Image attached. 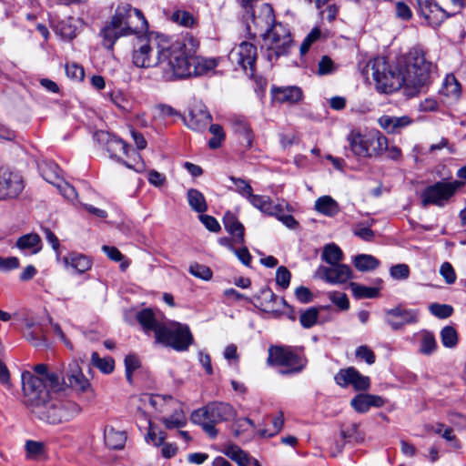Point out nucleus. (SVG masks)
<instances>
[{"label": "nucleus", "mask_w": 466, "mask_h": 466, "mask_svg": "<svg viewBox=\"0 0 466 466\" xmlns=\"http://www.w3.org/2000/svg\"><path fill=\"white\" fill-rule=\"evenodd\" d=\"M359 64L362 73L372 76L377 89L385 94L398 91L403 86L410 96L420 87L429 85L436 74V66L431 60H363Z\"/></svg>", "instance_id": "f257e3e1"}, {"label": "nucleus", "mask_w": 466, "mask_h": 466, "mask_svg": "<svg viewBox=\"0 0 466 466\" xmlns=\"http://www.w3.org/2000/svg\"><path fill=\"white\" fill-rule=\"evenodd\" d=\"M147 27V21L139 9L133 8L129 4L118 5L110 23L101 31L103 45L110 49L120 36L137 34Z\"/></svg>", "instance_id": "f03ea898"}, {"label": "nucleus", "mask_w": 466, "mask_h": 466, "mask_svg": "<svg viewBox=\"0 0 466 466\" xmlns=\"http://www.w3.org/2000/svg\"><path fill=\"white\" fill-rule=\"evenodd\" d=\"M135 60L137 67H155L166 81H172L191 76H199L212 71L217 66L216 60Z\"/></svg>", "instance_id": "7ed1b4c3"}, {"label": "nucleus", "mask_w": 466, "mask_h": 466, "mask_svg": "<svg viewBox=\"0 0 466 466\" xmlns=\"http://www.w3.org/2000/svg\"><path fill=\"white\" fill-rule=\"evenodd\" d=\"M95 137L99 143L105 144L110 157L116 159L127 168L133 169L137 173H142L146 170V165L140 154L131 148L121 138L103 130L96 132Z\"/></svg>", "instance_id": "20e7f679"}, {"label": "nucleus", "mask_w": 466, "mask_h": 466, "mask_svg": "<svg viewBox=\"0 0 466 466\" xmlns=\"http://www.w3.org/2000/svg\"><path fill=\"white\" fill-rule=\"evenodd\" d=\"M348 142L355 156L365 158L379 157L388 148L387 137L378 130L366 134L351 131Z\"/></svg>", "instance_id": "39448f33"}, {"label": "nucleus", "mask_w": 466, "mask_h": 466, "mask_svg": "<svg viewBox=\"0 0 466 466\" xmlns=\"http://www.w3.org/2000/svg\"><path fill=\"white\" fill-rule=\"evenodd\" d=\"M79 411L80 407L74 401L47 399L34 410V414L48 423L58 424L72 420Z\"/></svg>", "instance_id": "423d86ee"}, {"label": "nucleus", "mask_w": 466, "mask_h": 466, "mask_svg": "<svg viewBox=\"0 0 466 466\" xmlns=\"http://www.w3.org/2000/svg\"><path fill=\"white\" fill-rule=\"evenodd\" d=\"M465 185L462 180H441L428 186L421 193V205L442 208L451 202L457 192Z\"/></svg>", "instance_id": "0eeeda50"}, {"label": "nucleus", "mask_w": 466, "mask_h": 466, "mask_svg": "<svg viewBox=\"0 0 466 466\" xmlns=\"http://www.w3.org/2000/svg\"><path fill=\"white\" fill-rule=\"evenodd\" d=\"M231 410L229 404L213 402L193 411L190 420L193 423L201 425L210 436H215L217 431L214 425L227 420L231 414Z\"/></svg>", "instance_id": "6e6552de"}, {"label": "nucleus", "mask_w": 466, "mask_h": 466, "mask_svg": "<svg viewBox=\"0 0 466 466\" xmlns=\"http://www.w3.org/2000/svg\"><path fill=\"white\" fill-rule=\"evenodd\" d=\"M199 42L192 35H186L169 46L167 36H157L158 56L163 58L174 56L175 58H196Z\"/></svg>", "instance_id": "1a4fd4ad"}, {"label": "nucleus", "mask_w": 466, "mask_h": 466, "mask_svg": "<svg viewBox=\"0 0 466 466\" xmlns=\"http://www.w3.org/2000/svg\"><path fill=\"white\" fill-rule=\"evenodd\" d=\"M268 361L270 364L287 368L280 371L282 374L299 372L305 366L302 355L297 350L288 346L270 347Z\"/></svg>", "instance_id": "9d476101"}, {"label": "nucleus", "mask_w": 466, "mask_h": 466, "mask_svg": "<svg viewBox=\"0 0 466 466\" xmlns=\"http://www.w3.org/2000/svg\"><path fill=\"white\" fill-rule=\"evenodd\" d=\"M163 332L157 342L169 346L177 350H186L192 343V334L187 326L178 322H166Z\"/></svg>", "instance_id": "9b49d317"}, {"label": "nucleus", "mask_w": 466, "mask_h": 466, "mask_svg": "<svg viewBox=\"0 0 466 466\" xmlns=\"http://www.w3.org/2000/svg\"><path fill=\"white\" fill-rule=\"evenodd\" d=\"M263 37L267 48L270 52L268 58L288 55L292 40L289 29L284 25L275 23Z\"/></svg>", "instance_id": "f8f14e48"}, {"label": "nucleus", "mask_w": 466, "mask_h": 466, "mask_svg": "<svg viewBox=\"0 0 466 466\" xmlns=\"http://www.w3.org/2000/svg\"><path fill=\"white\" fill-rule=\"evenodd\" d=\"M243 23L246 25L248 34L251 37L256 35H264L275 24V15L273 8L268 4H263L259 6L258 15L253 11L243 15Z\"/></svg>", "instance_id": "ddd939ff"}, {"label": "nucleus", "mask_w": 466, "mask_h": 466, "mask_svg": "<svg viewBox=\"0 0 466 466\" xmlns=\"http://www.w3.org/2000/svg\"><path fill=\"white\" fill-rule=\"evenodd\" d=\"M22 386L26 398L25 401L34 413V410L42 405L49 397L44 379L29 371H25L22 373Z\"/></svg>", "instance_id": "4468645a"}, {"label": "nucleus", "mask_w": 466, "mask_h": 466, "mask_svg": "<svg viewBox=\"0 0 466 466\" xmlns=\"http://www.w3.org/2000/svg\"><path fill=\"white\" fill-rule=\"evenodd\" d=\"M25 186L20 174L6 168L0 169V199L17 198Z\"/></svg>", "instance_id": "2eb2a0df"}, {"label": "nucleus", "mask_w": 466, "mask_h": 466, "mask_svg": "<svg viewBox=\"0 0 466 466\" xmlns=\"http://www.w3.org/2000/svg\"><path fill=\"white\" fill-rule=\"evenodd\" d=\"M212 121V116L208 107L201 102L194 103L184 117L185 125L195 132H203Z\"/></svg>", "instance_id": "dca6fc26"}, {"label": "nucleus", "mask_w": 466, "mask_h": 466, "mask_svg": "<svg viewBox=\"0 0 466 466\" xmlns=\"http://www.w3.org/2000/svg\"><path fill=\"white\" fill-rule=\"evenodd\" d=\"M335 381L343 388L351 385L356 390H366L370 386V378L360 374L353 367L340 370L335 375Z\"/></svg>", "instance_id": "f3484780"}, {"label": "nucleus", "mask_w": 466, "mask_h": 466, "mask_svg": "<svg viewBox=\"0 0 466 466\" xmlns=\"http://www.w3.org/2000/svg\"><path fill=\"white\" fill-rule=\"evenodd\" d=\"M64 382L77 392L85 393L92 391L89 380L84 375L77 360H72L66 371L63 378Z\"/></svg>", "instance_id": "a211bd4d"}, {"label": "nucleus", "mask_w": 466, "mask_h": 466, "mask_svg": "<svg viewBox=\"0 0 466 466\" xmlns=\"http://www.w3.org/2000/svg\"><path fill=\"white\" fill-rule=\"evenodd\" d=\"M418 320L419 313L416 309L396 307L386 310V321L394 330L400 329L408 324L417 323Z\"/></svg>", "instance_id": "6ab92c4d"}, {"label": "nucleus", "mask_w": 466, "mask_h": 466, "mask_svg": "<svg viewBox=\"0 0 466 466\" xmlns=\"http://www.w3.org/2000/svg\"><path fill=\"white\" fill-rule=\"evenodd\" d=\"M318 274L331 284H342L352 278L350 267L340 263L332 264L330 267H319Z\"/></svg>", "instance_id": "aec40b11"}, {"label": "nucleus", "mask_w": 466, "mask_h": 466, "mask_svg": "<svg viewBox=\"0 0 466 466\" xmlns=\"http://www.w3.org/2000/svg\"><path fill=\"white\" fill-rule=\"evenodd\" d=\"M416 2L420 15L434 26L440 25L451 15L438 6L434 0H416Z\"/></svg>", "instance_id": "412c9836"}, {"label": "nucleus", "mask_w": 466, "mask_h": 466, "mask_svg": "<svg viewBox=\"0 0 466 466\" xmlns=\"http://www.w3.org/2000/svg\"><path fill=\"white\" fill-rule=\"evenodd\" d=\"M137 319L145 332L153 331L155 333L156 340L161 335L162 328L166 324L151 309H144L137 312Z\"/></svg>", "instance_id": "4be33fe9"}, {"label": "nucleus", "mask_w": 466, "mask_h": 466, "mask_svg": "<svg viewBox=\"0 0 466 466\" xmlns=\"http://www.w3.org/2000/svg\"><path fill=\"white\" fill-rule=\"evenodd\" d=\"M272 99L278 103L297 104L303 98L302 90L295 86L271 88Z\"/></svg>", "instance_id": "5701e85b"}, {"label": "nucleus", "mask_w": 466, "mask_h": 466, "mask_svg": "<svg viewBox=\"0 0 466 466\" xmlns=\"http://www.w3.org/2000/svg\"><path fill=\"white\" fill-rule=\"evenodd\" d=\"M169 411L172 413L162 419V421L167 429L182 428L187 423V419L181 407V403L172 397H168Z\"/></svg>", "instance_id": "b1692460"}, {"label": "nucleus", "mask_w": 466, "mask_h": 466, "mask_svg": "<svg viewBox=\"0 0 466 466\" xmlns=\"http://www.w3.org/2000/svg\"><path fill=\"white\" fill-rule=\"evenodd\" d=\"M384 403L380 396L372 394H358L350 401L352 408L359 413L367 412L370 407L380 408Z\"/></svg>", "instance_id": "393cba45"}, {"label": "nucleus", "mask_w": 466, "mask_h": 466, "mask_svg": "<svg viewBox=\"0 0 466 466\" xmlns=\"http://www.w3.org/2000/svg\"><path fill=\"white\" fill-rule=\"evenodd\" d=\"M15 247L25 255H35L42 249V239L36 233H28L17 238Z\"/></svg>", "instance_id": "a878e982"}, {"label": "nucleus", "mask_w": 466, "mask_h": 466, "mask_svg": "<svg viewBox=\"0 0 466 466\" xmlns=\"http://www.w3.org/2000/svg\"><path fill=\"white\" fill-rule=\"evenodd\" d=\"M249 202L261 212L270 216H279L284 212V206L281 203L274 204L269 197L253 195L248 198Z\"/></svg>", "instance_id": "bb28decb"}, {"label": "nucleus", "mask_w": 466, "mask_h": 466, "mask_svg": "<svg viewBox=\"0 0 466 466\" xmlns=\"http://www.w3.org/2000/svg\"><path fill=\"white\" fill-rule=\"evenodd\" d=\"M411 123L412 119L409 116H382L379 118L380 127L391 134L400 132L402 128L407 127Z\"/></svg>", "instance_id": "cd10ccee"}, {"label": "nucleus", "mask_w": 466, "mask_h": 466, "mask_svg": "<svg viewBox=\"0 0 466 466\" xmlns=\"http://www.w3.org/2000/svg\"><path fill=\"white\" fill-rule=\"evenodd\" d=\"M63 261L66 267L73 268L77 273H85L91 269L92 259L81 253L71 252L64 257Z\"/></svg>", "instance_id": "c85d7f7f"}, {"label": "nucleus", "mask_w": 466, "mask_h": 466, "mask_svg": "<svg viewBox=\"0 0 466 466\" xmlns=\"http://www.w3.org/2000/svg\"><path fill=\"white\" fill-rule=\"evenodd\" d=\"M235 136H238V143L243 148H247L251 146L253 134L249 126L244 119H235Z\"/></svg>", "instance_id": "c756f323"}, {"label": "nucleus", "mask_w": 466, "mask_h": 466, "mask_svg": "<svg viewBox=\"0 0 466 466\" xmlns=\"http://www.w3.org/2000/svg\"><path fill=\"white\" fill-rule=\"evenodd\" d=\"M315 209L327 217H334L339 212V206L330 196H322L315 201Z\"/></svg>", "instance_id": "7c9ffc66"}, {"label": "nucleus", "mask_w": 466, "mask_h": 466, "mask_svg": "<svg viewBox=\"0 0 466 466\" xmlns=\"http://www.w3.org/2000/svg\"><path fill=\"white\" fill-rule=\"evenodd\" d=\"M104 438L106 446L115 450L122 449L127 441V436L124 431H116L112 427H106L105 429Z\"/></svg>", "instance_id": "2f4dec72"}, {"label": "nucleus", "mask_w": 466, "mask_h": 466, "mask_svg": "<svg viewBox=\"0 0 466 466\" xmlns=\"http://www.w3.org/2000/svg\"><path fill=\"white\" fill-rule=\"evenodd\" d=\"M90 364L106 375L111 374L115 370L114 359L110 356L101 358L96 351L91 354Z\"/></svg>", "instance_id": "473e14b6"}, {"label": "nucleus", "mask_w": 466, "mask_h": 466, "mask_svg": "<svg viewBox=\"0 0 466 466\" xmlns=\"http://www.w3.org/2000/svg\"><path fill=\"white\" fill-rule=\"evenodd\" d=\"M442 94L454 101L460 98L461 94V84L452 74L446 76L442 85Z\"/></svg>", "instance_id": "72a5a7b5"}, {"label": "nucleus", "mask_w": 466, "mask_h": 466, "mask_svg": "<svg viewBox=\"0 0 466 466\" xmlns=\"http://www.w3.org/2000/svg\"><path fill=\"white\" fill-rule=\"evenodd\" d=\"M187 196L188 204L194 211H196L198 213H203L208 209V205H207L205 197L198 189H195V188L188 189Z\"/></svg>", "instance_id": "f704fd0d"}, {"label": "nucleus", "mask_w": 466, "mask_h": 466, "mask_svg": "<svg viewBox=\"0 0 466 466\" xmlns=\"http://www.w3.org/2000/svg\"><path fill=\"white\" fill-rule=\"evenodd\" d=\"M353 264L358 270L364 272L377 268L380 261L371 255L360 254L354 258Z\"/></svg>", "instance_id": "c9c22d12"}, {"label": "nucleus", "mask_w": 466, "mask_h": 466, "mask_svg": "<svg viewBox=\"0 0 466 466\" xmlns=\"http://www.w3.org/2000/svg\"><path fill=\"white\" fill-rule=\"evenodd\" d=\"M34 324L32 322L26 323V329L25 332V339L31 343L32 346L35 348H44L47 347V340L44 334V331L41 329L39 332L36 330H33Z\"/></svg>", "instance_id": "e433bc0d"}, {"label": "nucleus", "mask_w": 466, "mask_h": 466, "mask_svg": "<svg viewBox=\"0 0 466 466\" xmlns=\"http://www.w3.org/2000/svg\"><path fill=\"white\" fill-rule=\"evenodd\" d=\"M350 287L357 299L377 298L380 293L377 288L366 287L356 282H350Z\"/></svg>", "instance_id": "4c0bfd02"}, {"label": "nucleus", "mask_w": 466, "mask_h": 466, "mask_svg": "<svg viewBox=\"0 0 466 466\" xmlns=\"http://www.w3.org/2000/svg\"><path fill=\"white\" fill-rule=\"evenodd\" d=\"M437 350V341L432 332L422 330L420 332V352L423 355H431Z\"/></svg>", "instance_id": "58836bf2"}, {"label": "nucleus", "mask_w": 466, "mask_h": 466, "mask_svg": "<svg viewBox=\"0 0 466 466\" xmlns=\"http://www.w3.org/2000/svg\"><path fill=\"white\" fill-rule=\"evenodd\" d=\"M321 258L327 263L338 264L342 260L343 254L341 249L335 244H328L324 247Z\"/></svg>", "instance_id": "ea45409f"}, {"label": "nucleus", "mask_w": 466, "mask_h": 466, "mask_svg": "<svg viewBox=\"0 0 466 466\" xmlns=\"http://www.w3.org/2000/svg\"><path fill=\"white\" fill-rule=\"evenodd\" d=\"M58 171L59 167L54 163L45 164L41 167V172L44 179L54 186H56V183L63 180L60 177Z\"/></svg>", "instance_id": "a19ab883"}, {"label": "nucleus", "mask_w": 466, "mask_h": 466, "mask_svg": "<svg viewBox=\"0 0 466 466\" xmlns=\"http://www.w3.org/2000/svg\"><path fill=\"white\" fill-rule=\"evenodd\" d=\"M441 343L446 348H454L458 343V335L451 326L444 327L441 331Z\"/></svg>", "instance_id": "79ce46f5"}, {"label": "nucleus", "mask_w": 466, "mask_h": 466, "mask_svg": "<svg viewBox=\"0 0 466 466\" xmlns=\"http://www.w3.org/2000/svg\"><path fill=\"white\" fill-rule=\"evenodd\" d=\"M209 132L212 134L213 137L209 139L208 147L212 149L218 148L225 139V133L222 127L218 124L210 125Z\"/></svg>", "instance_id": "37998d69"}, {"label": "nucleus", "mask_w": 466, "mask_h": 466, "mask_svg": "<svg viewBox=\"0 0 466 466\" xmlns=\"http://www.w3.org/2000/svg\"><path fill=\"white\" fill-rule=\"evenodd\" d=\"M319 310L317 308H309L307 310L303 311L299 316V322L301 326L305 329H309L313 327L318 320Z\"/></svg>", "instance_id": "c03bdc74"}, {"label": "nucleus", "mask_w": 466, "mask_h": 466, "mask_svg": "<svg viewBox=\"0 0 466 466\" xmlns=\"http://www.w3.org/2000/svg\"><path fill=\"white\" fill-rule=\"evenodd\" d=\"M65 71L67 77L71 78L72 80L81 81L84 79L85 70L83 66H79L74 61L65 65Z\"/></svg>", "instance_id": "a18cd8bd"}, {"label": "nucleus", "mask_w": 466, "mask_h": 466, "mask_svg": "<svg viewBox=\"0 0 466 466\" xmlns=\"http://www.w3.org/2000/svg\"><path fill=\"white\" fill-rule=\"evenodd\" d=\"M430 312L439 319H446L453 313V308L448 304L431 303L429 306Z\"/></svg>", "instance_id": "49530a36"}, {"label": "nucleus", "mask_w": 466, "mask_h": 466, "mask_svg": "<svg viewBox=\"0 0 466 466\" xmlns=\"http://www.w3.org/2000/svg\"><path fill=\"white\" fill-rule=\"evenodd\" d=\"M168 397L164 395H151L148 396L149 404L163 413H167L169 411Z\"/></svg>", "instance_id": "de8ad7c7"}, {"label": "nucleus", "mask_w": 466, "mask_h": 466, "mask_svg": "<svg viewBox=\"0 0 466 466\" xmlns=\"http://www.w3.org/2000/svg\"><path fill=\"white\" fill-rule=\"evenodd\" d=\"M235 462L238 466H259L258 461L235 446Z\"/></svg>", "instance_id": "09e8293b"}, {"label": "nucleus", "mask_w": 466, "mask_h": 466, "mask_svg": "<svg viewBox=\"0 0 466 466\" xmlns=\"http://www.w3.org/2000/svg\"><path fill=\"white\" fill-rule=\"evenodd\" d=\"M189 272L196 278L201 279L203 280H209L212 278L211 269L205 265L198 263L190 265Z\"/></svg>", "instance_id": "8fccbe9b"}, {"label": "nucleus", "mask_w": 466, "mask_h": 466, "mask_svg": "<svg viewBox=\"0 0 466 466\" xmlns=\"http://www.w3.org/2000/svg\"><path fill=\"white\" fill-rule=\"evenodd\" d=\"M321 32L319 28H313L310 33L305 37L299 46L300 56H305L311 45L320 37Z\"/></svg>", "instance_id": "3c124183"}, {"label": "nucleus", "mask_w": 466, "mask_h": 466, "mask_svg": "<svg viewBox=\"0 0 466 466\" xmlns=\"http://www.w3.org/2000/svg\"><path fill=\"white\" fill-rule=\"evenodd\" d=\"M328 297L339 309L347 310L350 308V301L345 293L331 291L328 293Z\"/></svg>", "instance_id": "603ef678"}, {"label": "nucleus", "mask_w": 466, "mask_h": 466, "mask_svg": "<svg viewBox=\"0 0 466 466\" xmlns=\"http://www.w3.org/2000/svg\"><path fill=\"white\" fill-rule=\"evenodd\" d=\"M139 367L140 361L135 355H127L125 358L126 378L129 383H132L133 372Z\"/></svg>", "instance_id": "864d4df0"}, {"label": "nucleus", "mask_w": 466, "mask_h": 466, "mask_svg": "<svg viewBox=\"0 0 466 466\" xmlns=\"http://www.w3.org/2000/svg\"><path fill=\"white\" fill-rule=\"evenodd\" d=\"M165 438L166 435L164 432H157L152 424L149 423L148 431L145 438L147 443L158 447L164 443Z\"/></svg>", "instance_id": "5fc2aeb1"}, {"label": "nucleus", "mask_w": 466, "mask_h": 466, "mask_svg": "<svg viewBox=\"0 0 466 466\" xmlns=\"http://www.w3.org/2000/svg\"><path fill=\"white\" fill-rule=\"evenodd\" d=\"M56 187L59 190L61 195L67 200L74 202L76 199L77 194L76 192L75 187H72L64 179L61 180L59 183H56Z\"/></svg>", "instance_id": "6e6d98bb"}, {"label": "nucleus", "mask_w": 466, "mask_h": 466, "mask_svg": "<svg viewBox=\"0 0 466 466\" xmlns=\"http://www.w3.org/2000/svg\"><path fill=\"white\" fill-rule=\"evenodd\" d=\"M171 19L180 25L191 26L194 23V17L187 11L177 10L173 13Z\"/></svg>", "instance_id": "4d7b16f0"}, {"label": "nucleus", "mask_w": 466, "mask_h": 466, "mask_svg": "<svg viewBox=\"0 0 466 466\" xmlns=\"http://www.w3.org/2000/svg\"><path fill=\"white\" fill-rule=\"evenodd\" d=\"M239 58H257V47L249 41H244L239 45Z\"/></svg>", "instance_id": "13d9d810"}, {"label": "nucleus", "mask_w": 466, "mask_h": 466, "mask_svg": "<svg viewBox=\"0 0 466 466\" xmlns=\"http://www.w3.org/2000/svg\"><path fill=\"white\" fill-rule=\"evenodd\" d=\"M291 274L289 269L281 266L276 271V283L282 289H287L289 286Z\"/></svg>", "instance_id": "bf43d9fd"}, {"label": "nucleus", "mask_w": 466, "mask_h": 466, "mask_svg": "<svg viewBox=\"0 0 466 466\" xmlns=\"http://www.w3.org/2000/svg\"><path fill=\"white\" fill-rule=\"evenodd\" d=\"M247 61H248V65L249 66V70L251 72L250 76H251V77L254 78L255 83L257 85V91L258 92L259 96H263L266 86H267V80L263 76L255 75L254 66H255V63L257 60H247Z\"/></svg>", "instance_id": "052dcab7"}, {"label": "nucleus", "mask_w": 466, "mask_h": 466, "mask_svg": "<svg viewBox=\"0 0 466 466\" xmlns=\"http://www.w3.org/2000/svg\"><path fill=\"white\" fill-rule=\"evenodd\" d=\"M25 451L28 459H35L43 453L44 446L41 442L27 441L25 442Z\"/></svg>", "instance_id": "680f3d73"}, {"label": "nucleus", "mask_w": 466, "mask_h": 466, "mask_svg": "<svg viewBox=\"0 0 466 466\" xmlns=\"http://www.w3.org/2000/svg\"><path fill=\"white\" fill-rule=\"evenodd\" d=\"M440 274L447 284H453L456 280V273L453 267L449 262H444L440 268Z\"/></svg>", "instance_id": "e2e57ef3"}, {"label": "nucleus", "mask_w": 466, "mask_h": 466, "mask_svg": "<svg viewBox=\"0 0 466 466\" xmlns=\"http://www.w3.org/2000/svg\"><path fill=\"white\" fill-rule=\"evenodd\" d=\"M396 16L403 21H409L412 17V12L410 6L402 2H397L395 5Z\"/></svg>", "instance_id": "0e129e2a"}, {"label": "nucleus", "mask_w": 466, "mask_h": 466, "mask_svg": "<svg viewBox=\"0 0 466 466\" xmlns=\"http://www.w3.org/2000/svg\"><path fill=\"white\" fill-rule=\"evenodd\" d=\"M390 273L395 279H406L410 276V268L406 264H397L390 268Z\"/></svg>", "instance_id": "69168bd1"}, {"label": "nucleus", "mask_w": 466, "mask_h": 466, "mask_svg": "<svg viewBox=\"0 0 466 466\" xmlns=\"http://www.w3.org/2000/svg\"><path fill=\"white\" fill-rule=\"evenodd\" d=\"M356 357L365 360L368 364L371 365L375 362L376 357L373 351L367 346H360L356 350Z\"/></svg>", "instance_id": "338daca9"}, {"label": "nucleus", "mask_w": 466, "mask_h": 466, "mask_svg": "<svg viewBox=\"0 0 466 466\" xmlns=\"http://www.w3.org/2000/svg\"><path fill=\"white\" fill-rule=\"evenodd\" d=\"M284 424V417L283 413L279 412L273 420H272V425L274 428L273 432H268L267 431H262L259 432L261 437H272L275 434H277L283 427Z\"/></svg>", "instance_id": "774afa93"}]
</instances>
